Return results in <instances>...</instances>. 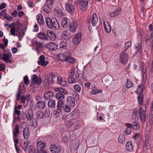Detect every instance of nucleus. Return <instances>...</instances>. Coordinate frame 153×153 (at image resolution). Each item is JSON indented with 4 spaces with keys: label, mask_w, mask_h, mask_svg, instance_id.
I'll use <instances>...</instances> for the list:
<instances>
[{
    "label": "nucleus",
    "mask_w": 153,
    "mask_h": 153,
    "mask_svg": "<svg viewBox=\"0 0 153 153\" xmlns=\"http://www.w3.org/2000/svg\"><path fill=\"white\" fill-rule=\"evenodd\" d=\"M45 23L48 27L50 29L54 27L56 29L59 28V25L56 19L53 18L51 19L47 17L45 18Z\"/></svg>",
    "instance_id": "obj_1"
},
{
    "label": "nucleus",
    "mask_w": 153,
    "mask_h": 153,
    "mask_svg": "<svg viewBox=\"0 0 153 153\" xmlns=\"http://www.w3.org/2000/svg\"><path fill=\"white\" fill-rule=\"evenodd\" d=\"M138 112L139 118L141 122L144 123L148 118V115L146 114V109H144L141 107L139 109Z\"/></svg>",
    "instance_id": "obj_2"
},
{
    "label": "nucleus",
    "mask_w": 153,
    "mask_h": 153,
    "mask_svg": "<svg viewBox=\"0 0 153 153\" xmlns=\"http://www.w3.org/2000/svg\"><path fill=\"white\" fill-rule=\"evenodd\" d=\"M124 51L121 52L120 54V60L123 64H126L128 60V54L125 52Z\"/></svg>",
    "instance_id": "obj_3"
},
{
    "label": "nucleus",
    "mask_w": 153,
    "mask_h": 153,
    "mask_svg": "<svg viewBox=\"0 0 153 153\" xmlns=\"http://www.w3.org/2000/svg\"><path fill=\"white\" fill-rule=\"evenodd\" d=\"M71 53L68 51H66L63 53H60L57 55V57L59 60L61 61H65L66 58L69 56H71Z\"/></svg>",
    "instance_id": "obj_4"
},
{
    "label": "nucleus",
    "mask_w": 153,
    "mask_h": 153,
    "mask_svg": "<svg viewBox=\"0 0 153 153\" xmlns=\"http://www.w3.org/2000/svg\"><path fill=\"white\" fill-rule=\"evenodd\" d=\"M3 60L6 63L11 62V59L12 58V54L10 51H4V56L3 57Z\"/></svg>",
    "instance_id": "obj_5"
},
{
    "label": "nucleus",
    "mask_w": 153,
    "mask_h": 153,
    "mask_svg": "<svg viewBox=\"0 0 153 153\" xmlns=\"http://www.w3.org/2000/svg\"><path fill=\"white\" fill-rule=\"evenodd\" d=\"M88 0H79V7L81 10L85 11L87 10Z\"/></svg>",
    "instance_id": "obj_6"
},
{
    "label": "nucleus",
    "mask_w": 153,
    "mask_h": 153,
    "mask_svg": "<svg viewBox=\"0 0 153 153\" xmlns=\"http://www.w3.org/2000/svg\"><path fill=\"white\" fill-rule=\"evenodd\" d=\"M65 8L66 11L71 14L74 11V6L69 3L67 2L65 4Z\"/></svg>",
    "instance_id": "obj_7"
},
{
    "label": "nucleus",
    "mask_w": 153,
    "mask_h": 153,
    "mask_svg": "<svg viewBox=\"0 0 153 153\" xmlns=\"http://www.w3.org/2000/svg\"><path fill=\"white\" fill-rule=\"evenodd\" d=\"M45 56L41 55L39 57V60L37 61L38 64L42 66L47 65L48 64V62L47 61H45Z\"/></svg>",
    "instance_id": "obj_8"
},
{
    "label": "nucleus",
    "mask_w": 153,
    "mask_h": 153,
    "mask_svg": "<svg viewBox=\"0 0 153 153\" xmlns=\"http://www.w3.org/2000/svg\"><path fill=\"white\" fill-rule=\"evenodd\" d=\"M50 149L52 153H59L61 151V148L58 146L51 144L50 146Z\"/></svg>",
    "instance_id": "obj_9"
},
{
    "label": "nucleus",
    "mask_w": 153,
    "mask_h": 153,
    "mask_svg": "<svg viewBox=\"0 0 153 153\" xmlns=\"http://www.w3.org/2000/svg\"><path fill=\"white\" fill-rule=\"evenodd\" d=\"M70 22V20L68 18L65 17L62 19L61 25L63 27L66 28L68 27Z\"/></svg>",
    "instance_id": "obj_10"
},
{
    "label": "nucleus",
    "mask_w": 153,
    "mask_h": 153,
    "mask_svg": "<svg viewBox=\"0 0 153 153\" xmlns=\"http://www.w3.org/2000/svg\"><path fill=\"white\" fill-rule=\"evenodd\" d=\"M46 47L49 50L53 51H56L58 48L57 45L53 42L48 43Z\"/></svg>",
    "instance_id": "obj_11"
},
{
    "label": "nucleus",
    "mask_w": 153,
    "mask_h": 153,
    "mask_svg": "<svg viewBox=\"0 0 153 153\" xmlns=\"http://www.w3.org/2000/svg\"><path fill=\"white\" fill-rule=\"evenodd\" d=\"M78 24L76 21L72 22L69 25V29L71 32L74 33L76 30Z\"/></svg>",
    "instance_id": "obj_12"
},
{
    "label": "nucleus",
    "mask_w": 153,
    "mask_h": 153,
    "mask_svg": "<svg viewBox=\"0 0 153 153\" xmlns=\"http://www.w3.org/2000/svg\"><path fill=\"white\" fill-rule=\"evenodd\" d=\"M53 96V93L52 91H48L44 94V98L45 100H48L51 99Z\"/></svg>",
    "instance_id": "obj_13"
},
{
    "label": "nucleus",
    "mask_w": 153,
    "mask_h": 153,
    "mask_svg": "<svg viewBox=\"0 0 153 153\" xmlns=\"http://www.w3.org/2000/svg\"><path fill=\"white\" fill-rule=\"evenodd\" d=\"M56 78V76L53 73H51V74L47 76L46 79H48L49 83L52 85L54 83V79Z\"/></svg>",
    "instance_id": "obj_14"
},
{
    "label": "nucleus",
    "mask_w": 153,
    "mask_h": 153,
    "mask_svg": "<svg viewBox=\"0 0 153 153\" xmlns=\"http://www.w3.org/2000/svg\"><path fill=\"white\" fill-rule=\"evenodd\" d=\"M134 49L136 51V54H140L142 52V46L141 44L139 43H136L134 46Z\"/></svg>",
    "instance_id": "obj_15"
},
{
    "label": "nucleus",
    "mask_w": 153,
    "mask_h": 153,
    "mask_svg": "<svg viewBox=\"0 0 153 153\" xmlns=\"http://www.w3.org/2000/svg\"><path fill=\"white\" fill-rule=\"evenodd\" d=\"M33 81L34 83L38 85H40L42 83L41 78H38L36 74L33 75L32 78Z\"/></svg>",
    "instance_id": "obj_16"
},
{
    "label": "nucleus",
    "mask_w": 153,
    "mask_h": 153,
    "mask_svg": "<svg viewBox=\"0 0 153 153\" xmlns=\"http://www.w3.org/2000/svg\"><path fill=\"white\" fill-rule=\"evenodd\" d=\"M54 13L56 15L58 16H61L63 14L62 12V8L58 6L55 7L54 9Z\"/></svg>",
    "instance_id": "obj_17"
},
{
    "label": "nucleus",
    "mask_w": 153,
    "mask_h": 153,
    "mask_svg": "<svg viewBox=\"0 0 153 153\" xmlns=\"http://www.w3.org/2000/svg\"><path fill=\"white\" fill-rule=\"evenodd\" d=\"M36 19L38 23L41 25H43L45 24L43 17L41 14H39L36 16Z\"/></svg>",
    "instance_id": "obj_18"
},
{
    "label": "nucleus",
    "mask_w": 153,
    "mask_h": 153,
    "mask_svg": "<svg viewBox=\"0 0 153 153\" xmlns=\"http://www.w3.org/2000/svg\"><path fill=\"white\" fill-rule=\"evenodd\" d=\"M121 11L120 8L116 9L113 12L109 14V16L111 17H115L118 16Z\"/></svg>",
    "instance_id": "obj_19"
},
{
    "label": "nucleus",
    "mask_w": 153,
    "mask_h": 153,
    "mask_svg": "<svg viewBox=\"0 0 153 153\" xmlns=\"http://www.w3.org/2000/svg\"><path fill=\"white\" fill-rule=\"evenodd\" d=\"M68 104L71 107H74L75 105L74 99L72 97H68L67 99Z\"/></svg>",
    "instance_id": "obj_20"
},
{
    "label": "nucleus",
    "mask_w": 153,
    "mask_h": 153,
    "mask_svg": "<svg viewBox=\"0 0 153 153\" xmlns=\"http://www.w3.org/2000/svg\"><path fill=\"white\" fill-rule=\"evenodd\" d=\"M27 114H26L27 119L28 121H30L33 119V112L31 109H29L27 111Z\"/></svg>",
    "instance_id": "obj_21"
},
{
    "label": "nucleus",
    "mask_w": 153,
    "mask_h": 153,
    "mask_svg": "<svg viewBox=\"0 0 153 153\" xmlns=\"http://www.w3.org/2000/svg\"><path fill=\"white\" fill-rule=\"evenodd\" d=\"M81 35L80 34H76L73 37V42L75 44H77L79 42L81 41Z\"/></svg>",
    "instance_id": "obj_22"
},
{
    "label": "nucleus",
    "mask_w": 153,
    "mask_h": 153,
    "mask_svg": "<svg viewBox=\"0 0 153 153\" xmlns=\"http://www.w3.org/2000/svg\"><path fill=\"white\" fill-rule=\"evenodd\" d=\"M133 146L132 143L131 141H128L126 142V148L128 152L131 151L133 149Z\"/></svg>",
    "instance_id": "obj_23"
},
{
    "label": "nucleus",
    "mask_w": 153,
    "mask_h": 153,
    "mask_svg": "<svg viewBox=\"0 0 153 153\" xmlns=\"http://www.w3.org/2000/svg\"><path fill=\"white\" fill-rule=\"evenodd\" d=\"M36 105L37 107L40 109L44 108L46 106V103L43 100L38 101L37 102Z\"/></svg>",
    "instance_id": "obj_24"
},
{
    "label": "nucleus",
    "mask_w": 153,
    "mask_h": 153,
    "mask_svg": "<svg viewBox=\"0 0 153 153\" xmlns=\"http://www.w3.org/2000/svg\"><path fill=\"white\" fill-rule=\"evenodd\" d=\"M47 35L48 37L52 40H55L56 39V36L55 33L51 30H48L47 31Z\"/></svg>",
    "instance_id": "obj_25"
},
{
    "label": "nucleus",
    "mask_w": 153,
    "mask_h": 153,
    "mask_svg": "<svg viewBox=\"0 0 153 153\" xmlns=\"http://www.w3.org/2000/svg\"><path fill=\"white\" fill-rule=\"evenodd\" d=\"M23 134L24 138L27 139L29 136L30 131L28 127H25L23 130Z\"/></svg>",
    "instance_id": "obj_26"
},
{
    "label": "nucleus",
    "mask_w": 153,
    "mask_h": 153,
    "mask_svg": "<svg viewBox=\"0 0 153 153\" xmlns=\"http://www.w3.org/2000/svg\"><path fill=\"white\" fill-rule=\"evenodd\" d=\"M98 20V19L97 14L95 13H94L91 20V23L92 26H95L97 23Z\"/></svg>",
    "instance_id": "obj_27"
},
{
    "label": "nucleus",
    "mask_w": 153,
    "mask_h": 153,
    "mask_svg": "<svg viewBox=\"0 0 153 153\" xmlns=\"http://www.w3.org/2000/svg\"><path fill=\"white\" fill-rule=\"evenodd\" d=\"M38 37L42 40H46L48 39L47 35L41 32L38 33Z\"/></svg>",
    "instance_id": "obj_28"
},
{
    "label": "nucleus",
    "mask_w": 153,
    "mask_h": 153,
    "mask_svg": "<svg viewBox=\"0 0 153 153\" xmlns=\"http://www.w3.org/2000/svg\"><path fill=\"white\" fill-rule=\"evenodd\" d=\"M42 10L43 12L46 13H48L51 11L50 7L48 4L44 5L42 7Z\"/></svg>",
    "instance_id": "obj_29"
},
{
    "label": "nucleus",
    "mask_w": 153,
    "mask_h": 153,
    "mask_svg": "<svg viewBox=\"0 0 153 153\" xmlns=\"http://www.w3.org/2000/svg\"><path fill=\"white\" fill-rule=\"evenodd\" d=\"M84 70L82 72V74H81V72L79 70H77L76 73L75 77L76 78H79L80 77V74L81 75V76L82 77L83 79H85V73L84 72Z\"/></svg>",
    "instance_id": "obj_30"
},
{
    "label": "nucleus",
    "mask_w": 153,
    "mask_h": 153,
    "mask_svg": "<svg viewBox=\"0 0 153 153\" xmlns=\"http://www.w3.org/2000/svg\"><path fill=\"white\" fill-rule=\"evenodd\" d=\"M68 32L67 30H65L61 33V37L63 39L66 40L68 39Z\"/></svg>",
    "instance_id": "obj_31"
},
{
    "label": "nucleus",
    "mask_w": 153,
    "mask_h": 153,
    "mask_svg": "<svg viewBox=\"0 0 153 153\" xmlns=\"http://www.w3.org/2000/svg\"><path fill=\"white\" fill-rule=\"evenodd\" d=\"M62 109L57 108V109L53 112V114L56 117H58L60 116L62 114Z\"/></svg>",
    "instance_id": "obj_32"
},
{
    "label": "nucleus",
    "mask_w": 153,
    "mask_h": 153,
    "mask_svg": "<svg viewBox=\"0 0 153 153\" xmlns=\"http://www.w3.org/2000/svg\"><path fill=\"white\" fill-rule=\"evenodd\" d=\"M142 77L143 79L144 80L146 79L147 76L146 70L144 66H143L141 69Z\"/></svg>",
    "instance_id": "obj_33"
},
{
    "label": "nucleus",
    "mask_w": 153,
    "mask_h": 153,
    "mask_svg": "<svg viewBox=\"0 0 153 153\" xmlns=\"http://www.w3.org/2000/svg\"><path fill=\"white\" fill-rule=\"evenodd\" d=\"M137 111L134 110L133 111L132 114V119L134 123L136 122L138 119V116L137 115Z\"/></svg>",
    "instance_id": "obj_34"
},
{
    "label": "nucleus",
    "mask_w": 153,
    "mask_h": 153,
    "mask_svg": "<svg viewBox=\"0 0 153 153\" xmlns=\"http://www.w3.org/2000/svg\"><path fill=\"white\" fill-rule=\"evenodd\" d=\"M19 126L18 124H16L15 127V130L13 131V137H16L17 135L19 134Z\"/></svg>",
    "instance_id": "obj_35"
},
{
    "label": "nucleus",
    "mask_w": 153,
    "mask_h": 153,
    "mask_svg": "<svg viewBox=\"0 0 153 153\" xmlns=\"http://www.w3.org/2000/svg\"><path fill=\"white\" fill-rule=\"evenodd\" d=\"M125 140V137L124 135L122 134H120L119 135L118 138V141L120 143L122 144L124 143Z\"/></svg>",
    "instance_id": "obj_36"
},
{
    "label": "nucleus",
    "mask_w": 153,
    "mask_h": 153,
    "mask_svg": "<svg viewBox=\"0 0 153 153\" xmlns=\"http://www.w3.org/2000/svg\"><path fill=\"white\" fill-rule=\"evenodd\" d=\"M143 88V86L142 84L139 85L137 89V90L135 92L137 94H142Z\"/></svg>",
    "instance_id": "obj_37"
},
{
    "label": "nucleus",
    "mask_w": 153,
    "mask_h": 153,
    "mask_svg": "<svg viewBox=\"0 0 153 153\" xmlns=\"http://www.w3.org/2000/svg\"><path fill=\"white\" fill-rule=\"evenodd\" d=\"M70 118L71 119L76 118L78 117L77 111L74 110L70 113Z\"/></svg>",
    "instance_id": "obj_38"
},
{
    "label": "nucleus",
    "mask_w": 153,
    "mask_h": 153,
    "mask_svg": "<svg viewBox=\"0 0 153 153\" xmlns=\"http://www.w3.org/2000/svg\"><path fill=\"white\" fill-rule=\"evenodd\" d=\"M107 25H106L105 22H103L104 27L105 31L107 33H109L111 30L110 25L107 22Z\"/></svg>",
    "instance_id": "obj_39"
},
{
    "label": "nucleus",
    "mask_w": 153,
    "mask_h": 153,
    "mask_svg": "<svg viewBox=\"0 0 153 153\" xmlns=\"http://www.w3.org/2000/svg\"><path fill=\"white\" fill-rule=\"evenodd\" d=\"M48 105L49 107L54 108L56 105L55 101L53 100H50L48 102Z\"/></svg>",
    "instance_id": "obj_40"
},
{
    "label": "nucleus",
    "mask_w": 153,
    "mask_h": 153,
    "mask_svg": "<svg viewBox=\"0 0 153 153\" xmlns=\"http://www.w3.org/2000/svg\"><path fill=\"white\" fill-rule=\"evenodd\" d=\"M56 97L57 100H63L65 98V96L62 93L58 92L56 95Z\"/></svg>",
    "instance_id": "obj_41"
},
{
    "label": "nucleus",
    "mask_w": 153,
    "mask_h": 153,
    "mask_svg": "<svg viewBox=\"0 0 153 153\" xmlns=\"http://www.w3.org/2000/svg\"><path fill=\"white\" fill-rule=\"evenodd\" d=\"M36 117L38 119H42L44 117V114L43 112L41 110L37 111L36 113Z\"/></svg>",
    "instance_id": "obj_42"
},
{
    "label": "nucleus",
    "mask_w": 153,
    "mask_h": 153,
    "mask_svg": "<svg viewBox=\"0 0 153 153\" xmlns=\"http://www.w3.org/2000/svg\"><path fill=\"white\" fill-rule=\"evenodd\" d=\"M37 144L38 148L39 149L43 148L45 146V143L43 142L42 141L37 140Z\"/></svg>",
    "instance_id": "obj_43"
},
{
    "label": "nucleus",
    "mask_w": 153,
    "mask_h": 153,
    "mask_svg": "<svg viewBox=\"0 0 153 153\" xmlns=\"http://www.w3.org/2000/svg\"><path fill=\"white\" fill-rule=\"evenodd\" d=\"M64 104L63 100H59L57 105V108L62 109V108H63Z\"/></svg>",
    "instance_id": "obj_44"
},
{
    "label": "nucleus",
    "mask_w": 153,
    "mask_h": 153,
    "mask_svg": "<svg viewBox=\"0 0 153 153\" xmlns=\"http://www.w3.org/2000/svg\"><path fill=\"white\" fill-rule=\"evenodd\" d=\"M69 56L66 58L65 61H66L69 63H74L75 62V59L74 58L70 56Z\"/></svg>",
    "instance_id": "obj_45"
},
{
    "label": "nucleus",
    "mask_w": 153,
    "mask_h": 153,
    "mask_svg": "<svg viewBox=\"0 0 153 153\" xmlns=\"http://www.w3.org/2000/svg\"><path fill=\"white\" fill-rule=\"evenodd\" d=\"M143 94H140L137 97L138 102L140 104H142L143 103Z\"/></svg>",
    "instance_id": "obj_46"
},
{
    "label": "nucleus",
    "mask_w": 153,
    "mask_h": 153,
    "mask_svg": "<svg viewBox=\"0 0 153 153\" xmlns=\"http://www.w3.org/2000/svg\"><path fill=\"white\" fill-rule=\"evenodd\" d=\"M102 92V90L101 89H94L91 92V94L93 95H96L98 93H101Z\"/></svg>",
    "instance_id": "obj_47"
},
{
    "label": "nucleus",
    "mask_w": 153,
    "mask_h": 153,
    "mask_svg": "<svg viewBox=\"0 0 153 153\" xmlns=\"http://www.w3.org/2000/svg\"><path fill=\"white\" fill-rule=\"evenodd\" d=\"M17 91L20 92L22 94H23L25 91V88L24 86L23 85V86L21 85V84H19V86Z\"/></svg>",
    "instance_id": "obj_48"
},
{
    "label": "nucleus",
    "mask_w": 153,
    "mask_h": 153,
    "mask_svg": "<svg viewBox=\"0 0 153 153\" xmlns=\"http://www.w3.org/2000/svg\"><path fill=\"white\" fill-rule=\"evenodd\" d=\"M68 82L70 83H75L76 82V79L74 78V77H69L68 79Z\"/></svg>",
    "instance_id": "obj_49"
},
{
    "label": "nucleus",
    "mask_w": 153,
    "mask_h": 153,
    "mask_svg": "<svg viewBox=\"0 0 153 153\" xmlns=\"http://www.w3.org/2000/svg\"><path fill=\"white\" fill-rule=\"evenodd\" d=\"M149 123L151 126L153 124V113L150 112L149 115Z\"/></svg>",
    "instance_id": "obj_50"
},
{
    "label": "nucleus",
    "mask_w": 153,
    "mask_h": 153,
    "mask_svg": "<svg viewBox=\"0 0 153 153\" xmlns=\"http://www.w3.org/2000/svg\"><path fill=\"white\" fill-rule=\"evenodd\" d=\"M131 45V44L130 42L128 41L125 43V48L124 51L126 52L127 50Z\"/></svg>",
    "instance_id": "obj_51"
},
{
    "label": "nucleus",
    "mask_w": 153,
    "mask_h": 153,
    "mask_svg": "<svg viewBox=\"0 0 153 153\" xmlns=\"http://www.w3.org/2000/svg\"><path fill=\"white\" fill-rule=\"evenodd\" d=\"M35 45L38 48H42L43 46L42 43L37 41L35 42Z\"/></svg>",
    "instance_id": "obj_52"
},
{
    "label": "nucleus",
    "mask_w": 153,
    "mask_h": 153,
    "mask_svg": "<svg viewBox=\"0 0 153 153\" xmlns=\"http://www.w3.org/2000/svg\"><path fill=\"white\" fill-rule=\"evenodd\" d=\"M57 91L58 92H60L61 93H63L65 94H67V91L66 90L62 88H57Z\"/></svg>",
    "instance_id": "obj_53"
},
{
    "label": "nucleus",
    "mask_w": 153,
    "mask_h": 153,
    "mask_svg": "<svg viewBox=\"0 0 153 153\" xmlns=\"http://www.w3.org/2000/svg\"><path fill=\"white\" fill-rule=\"evenodd\" d=\"M74 88L75 90H76L79 93L80 92L81 88L79 85L76 84H75L74 86Z\"/></svg>",
    "instance_id": "obj_54"
},
{
    "label": "nucleus",
    "mask_w": 153,
    "mask_h": 153,
    "mask_svg": "<svg viewBox=\"0 0 153 153\" xmlns=\"http://www.w3.org/2000/svg\"><path fill=\"white\" fill-rule=\"evenodd\" d=\"M133 85V83L129 80L127 79V84L126 86L128 88L132 87Z\"/></svg>",
    "instance_id": "obj_55"
},
{
    "label": "nucleus",
    "mask_w": 153,
    "mask_h": 153,
    "mask_svg": "<svg viewBox=\"0 0 153 153\" xmlns=\"http://www.w3.org/2000/svg\"><path fill=\"white\" fill-rule=\"evenodd\" d=\"M24 83L26 85H28L29 84L30 81L27 76H25L24 77Z\"/></svg>",
    "instance_id": "obj_56"
},
{
    "label": "nucleus",
    "mask_w": 153,
    "mask_h": 153,
    "mask_svg": "<svg viewBox=\"0 0 153 153\" xmlns=\"http://www.w3.org/2000/svg\"><path fill=\"white\" fill-rule=\"evenodd\" d=\"M44 84L45 86L47 88L50 85H51L46 78H45L44 80Z\"/></svg>",
    "instance_id": "obj_57"
},
{
    "label": "nucleus",
    "mask_w": 153,
    "mask_h": 153,
    "mask_svg": "<svg viewBox=\"0 0 153 153\" xmlns=\"http://www.w3.org/2000/svg\"><path fill=\"white\" fill-rule=\"evenodd\" d=\"M21 111L20 110H17L16 109V105L15 106L14 112L13 113V116L15 114H16L18 115H19L20 114Z\"/></svg>",
    "instance_id": "obj_58"
},
{
    "label": "nucleus",
    "mask_w": 153,
    "mask_h": 153,
    "mask_svg": "<svg viewBox=\"0 0 153 153\" xmlns=\"http://www.w3.org/2000/svg\"><path fill=\"white\" fill-rule=\"evenodd\" d=\"M133 125L132 128L135 130H137L139 128L140 125L138 123H136V122Z\"/></svg>",
    "instance_id": "obj_59"
},
{
    "label": "nucleus",
    "mask_w": 153,
    "mask_h": 153,
    "mask_svg": "<svg viewBox=\"0 0 153 153\" xmlns=\"http://www.w3.org/2000/svg\"><path fill=\"white\" fill-rule=\"evenodd\" d=\"M66 43L65 42L62 41L60 42L59 46L60 48H64L66 46Z\"/></svg>",
    "instance_id": "obj_60"
},
{
    "label": "nucleus",
    "mask_w": 153,
    "mask_h": 153,
    "mask_svg": "<svg viewBox=\"0 0 153 153\" xmlns=\"http://www.w3.org/2000/svg\"><path fill=\"white\" fill-rule=\"evenodd\" d=\"M32 120V121L31 124V126L35 128L36 127L37 125L36 120L35 118H33Z\"/></svg>",
    "instance_id": "obj_61"
},
{
    "label": "nucleus",
    "mask_w": 153,
    "mask_h": 153,
    "mask_svg": "<svg viewBox=\"0 0 153 153\" xmlns=\"http://www.w3.org/2000/svg\"><path fill=\"white\" fill-rule=\"evenodd\" d=\"M64 111L67 112H69L71 111V108L68 105H66L64 108Z\"/></svg>",
    "instance_id": "obj_62"
},
{
    "label": "nucleus",
    "mask_w": 153,
    "mask_h": 153,
    "mask_svg": "<svg viewBox=\"0 0 153 153\" xmlns=\"http://www.w3.org/2000/svg\"><path fill=\"white\" fill-rule=\"evenodd\" d=\"M24 149L25 151H27L28 149V143L27 142H23Z\"/></svg>",
    "instance_id": "obj_63"
},
{
    "label": "nucleus",
    "mask_w": 153,
    "mask_h": 153,
    "mask_svg": "<svg viewBox=\"0 0 153 153\" xmlns=\"http://www.w3.org/2000/svg\"><path fill=\"white\" fill-rule=\"evenodd\" d=\"M28 6L30 8H33L35 6V5L33 4V2L32 1H28L27 2Z\"/></svg>",
    "instance_id": "obj_64"
}]
</instances>
